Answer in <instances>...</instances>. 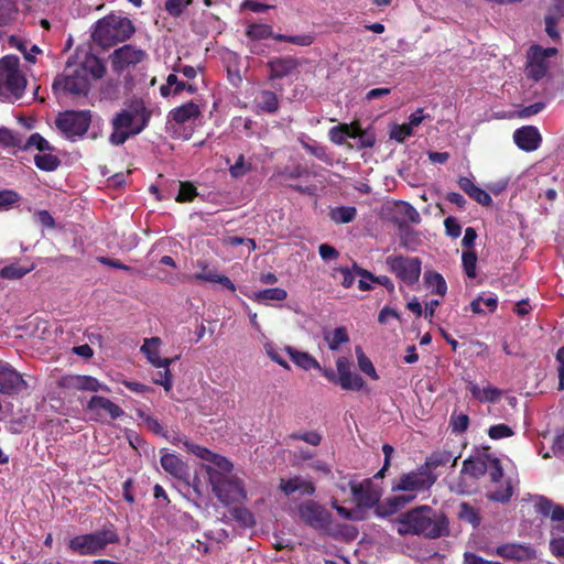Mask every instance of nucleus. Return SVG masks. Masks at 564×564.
I'll list each match as a JSON object with an SVG mask.
<instances>
[{"label": "nucleus", "mask_w": 564, "mask_h": 564, "mask_svg": "<svg viewBox=\"0 0 564 564\" xmlns=\"http://www.w3.org/2000/svg\"><path fill=\"white\" fill-rule=\"evenodd\" d=\"M180 443L191 453L204 460L202 469L207 475L208 484L218 501L225 506L241 502L247 498L245 482L232 474L234 464L226 457L209 449L180 438Z\"/></svg>", "instance_id": "obj_1"}, {"label": "nucleus", "mask_w": 564, "mask_h": 564, "mask_svg": "<svg viewBox=\"0 0 564 564\" xmlns=\"http://www.w3.org/2000/svg\"><path fill=\"white\" fill-rule=\"evenodd\" d=\"M105 72L101 61L93 55L86 56L82 63L68 59L63 75L54 80L53 88L73 95H86L90 82L101 78Z\"/></svg>", "instance_id": "obj_2"}, {"label": "nucleus", "mask_w": 564, "mask_h": 564, "mask_svg": "<svg viewBox=\"0 0 564 564\" xmlns=\"http://www.w3.org/2000/svg\"><path fill=\"white\" fill-rule=\"evenodd\" d=\"M397 530L401 535L415 534L436 539L448 533V522L444 514L435 512L429 506H421L402 513L397 520Z\"/></svg>", "instance_id": "obj_3"}, {"label": "nucleus", "mask_w": 564, "mask_h": 564, "mask_svg": "<svg viewBox=\"0 0 564 564\" xmlns=\"http://www.w3.org/2000/svg\"><path fill=\"white\" fill-rule=\"evenodd\" d=\"M151 112L141 100L130 102L111 120L112 133L109 142L113 145L123 144L130 137L137 135L148 126Z\"/></svg>", "instance_id": "obj_4"}, {"label": "nucleus", "mask_w": 564, "mask_h": 564, "mask_svg": "<svg viewBox=\"0 0 564 564\" xmlns=\"http://www.w3.org/2000/svg\"><path fill=\"white\" fill-rule=\"evenodd\" d=\"M133 32L134 28L128 18L111 14L96 23L93 39L100 46L109 47L126 41Z\"/></svg>", "instance_id": "obj_5"}, {"label": "nucleus", "mask_w": 564, "mask_h": 564, "mask_svg": "<svg viewBox=\"0 0 564 564\" xmlns=\"http://www.w3.org/2000/svg\"><path fill=\"white\" fill-rule=\"evenodd\" d=\"M26 87V78L20 68V59L7 55L0 59V96L20 98Z\"/></svg>", "instance_id": "obj_6"}, {"label": "nucleus", "mask_w": 564, "mask_h": 564, "mask_svg": "<svg viewBox=\"0 0 564 564\" xmlns=\"http://www.w3.org/2000/svg\"><path fill=\"white\" fill-rule=\"evenodd\" d=\"M463 473H466L475 478H479L488 474L490 481L497 484L502 478V466L500 460L482 449L465 459L463 463Z\"/></svg>", "instance_id": "obj_7"}, {"label": "nucleus", "mask_w": 564, "mask_h": 564, "mask_svg": "<svg viewBox=\"0 0 564 564\" xmlns=\"http://www.w3.org/2000/svg\"><path fill=\"white\" fill-rule=\"evenodd\" d=\"M296 513L299 520L305 525L328 534L332 533L333 516L319 502L305 500L297 505Z\"/></svg>", "instance_id": "obj_8"}, {"label": "nucleus", "mask_w": 564, "mask_h": 564, "mask_svg": "<svg viewBox=\"0 0 564 564\" xmlns=\"http://www.w3.org/2000/svg\"><path fill=\"white\" fill-rule=\"evenodd\" d=\"M117 541V533L111 529H106L91 534L73 538L69 541V549L80 555H90L105 549L108 544L116 543Z\"/></svg>", "instance_id": "obj_9"}, {"label": "nucleus", "mask_w": 564, "mask_h": 564, "mask_svg": "<svg viewBox=\"0 0 564 564\" xmlns=\"http://www.w3.org/2000/svg\"><path fill=\"white\" fill-rule=\"evenodd\" d=\"M91 122V116L88 110L74 111L68 110L59 113L56 118V127L59 132L67 139L83 137Z\"/></svg>", "instance_id": "obj_10"}, {"label": "nucleus", "mask_w": 564, "mask_h": 564, "mask_svg": "<svg viewBox=\"0 0 564 564\" xmlns=\"http://www.w3.org/2000/svg\"><path fill=\"white\" fill-rule=\"evenodd\" d=\"M386 264L402 283L406 285L415 284L421 275L422 262L416 257L389 256Z\"/></svg>", "instance_id": "obj_11"}, {"label": "nucleus", "mask_w": 564, "mask_h": 564, "mask_svg": "<svg viewBox=\"0 0 564 564\" xmlns=\"http://www.w3.org/2000/svg\"><path fill=\"white\" fill-rule=\"evenodd\" d=\"M436 480V476L424 467L403 474L392 486V491H406L415 494L429 489Z\"/></svg>", "instance_id": "obj_12"}, {"label": "nucleus", "mask_w": 564, "mask_h": 564, "mask_svg": "<svg viewBox=\"0 0 564 564\" xmlns=\"http://www.w3.org/2000/svg\"><path fill=\"white\" fill-rule=\"evenodd\" d=\"M557 50L554 47L543 48L534 45L530 47L527 55V75L529 78L538 82L542 79L550 67L549 58L555 56Z\"/></svg>", "instance_id": "obj_13"}, {"label": "nucleus", "mask_w": 564, "mask_h": 564, "mask_svg": "<svg viewBox=\"0 0 564 564\" xmlns=\"http://www.w3.org/2000/svg\"><path fill=\"white\" fill-rule=\"evenodd\" d=\"M86 410L96 421H104L107 417L116 420L124 414V411L119 405L100 395H93L87 402Z\"/></svg>", "instance_id": "obj_14"}, {"label": "nucleus", "mask_w": 564, "mask_h": 564, "mask_svg": "<svg viewBox=\"0 0 564 564\" xmlns=\"http://www.w3.org/2000/svg\"><path fill=\"white\" fill-rule=\"evenodd\" d=\"M145 51L126 44L117 48L111 55V64L116 72H122L129 67L135 66L147 58Z\"/></svg>", "instance_id": "obj_15"}, {"label": "nucleus", "mask_w": 564, "mask_h": 564, "mask_svg": "<svg viewBox=\"0 0 564 564\" xmlns=\"http://www.w3.org/2000/svg\"><path fill=\"white\" fill-rule=\"evenodd\" d=\"M59 386L69 391H110V389L107 386L100 383L96 378L90 376H64L59 380Z\"/></svg>", "instance_id": "obj_16"}, {"label": "nucleus", "mask_w": 564, "mask_h": 564, "mask_svg": "<svg viewBox=\"0 0 564 564\" xmlns=\"http://www.w3.org/2000/svg\"><path fill=\"white\" fill-rule=\"evenodd\" d=\"M195 268L199 271L192 276L194 281L219 283L231 292L236 291V285L230 281V279L219 273L216 269L210 268L206 260H197Z\"/></svg>", "instance_id": "obj_17"}, {"label": "nucleus", "mask_w": 564, "mask_h": 564, "mask_svg": "<svg viewBox=\"0 0 564 564\" xmlns=\"http://www.w3.org/2000/svg\"><path fill=\"white\" fill-rule=\"evenodd\" d=\"M338 384L345 390L359 391L364 387L362 378L350 370V362L346 357L336 360Z\"/></svg>", "instance_id": "obj_18"}, {"label": "nucleus", "mask_w": 564, "mask_h": 564, "mask_svg": "<svg viewBox=\"0 0 564 564\" xmlns=\"http://www.w3.org/2000/svg\"><path fill=\"white\" fill-rule=\"evenodd\" d=\"M488 555L500 556L506 560L524 561L532 557V550L518 543H505L497 547H488L486 550Z\"/></svg>", "instance_id": "obj_19"}, {"label": "nucleus", "mask_w": 564, "mask_h": 564, "mask_svg": "<svg viewBox=\"0 0 564 564\" xmlns=\"http://www.w3.org/2000/svg\"><path fill=\"white\" fill-rule=\"evenodd\" d=\"M26 388L22 376L9 365H0V392L18 393Z\"/></svg>", "instance_id": "obj_20"}, {"label": "nucleus", "mask_w": 564, "mask_h": 564, "mask_svg": "<svg viewBox=\"0 0 564 564\" xmlns=\"http://www.w3.org/2000/svg\"><path fill=\"white\" fill-rule=\"evenodd\" d=\"M541 134L535 127L527 126L517 129L513 133L514 143L523 151L531 152L536 150L541 143Z\"/></svg>", "instance_id": "obj_21"}, {"label": "nucleus", "mask_w": 564, "mask_h": 564, "mask_svg": "<svg viewBox=\"0 0 564 564\" xmlns=\"http://www.w3.org/2000/svg\"><path fill=\"white\" fill-rule=\"evenodd\" d=\"M514 487L516 481L510 477H505L502 474V478L499 482L494 484L490 481V485L487 488L486 497L489 500L506 503L512 497Z\"/></svg>", "instance_id": "obj_22"}, {"label": "nucleus", "mask_w": 564, "mask_h": 564, "mask_svg": "<svg viewBox=\"0 0 564 564\" xmlns=\"http://www.w3.org/2000/svg\"><path fill=\"white\" fill-rule=\"evenodd\" d=\"M267 65L269 68V79L275 80L291 75L297 68L299 62L291 56L274 57Z\"/></svg>", "instance_id": "obj_23"}, {"label": "nucleus", "mask_w": 564, "mask_h": 564, "mask_svg": "<svg viewBox=\"0 0 564 564\" xmlns=\"http://www.w3.org/2000/svg\"><path fill=\"white\" fill-rule=\"evenodd\" d=\"M162 340L159 337H151L144 339L140 350L145 355L148 361L154 367H166L173 364L171 358L160 357V346Z\"/></svg>", "instance_id": "obj_24"}, {"label": "nucleus", "mask_w": 564, "mask_h": 564, "mask_svg": "<svg viewBox=\"0 0 564 564\" xmlns=\"http://www.w3.org/2000/svg\"><path fill=\"white\" fill-rule=\"evenodd\" d=\"M279 488L286 496H290L296 491H300L302 495L306 496H311L315 492V486L313 482L300 476H295L289 479H281Z\"/></svg>", "instance_id": "obj_25"}, {"label": "nucleus", "mask_w": 564, "mask_h": 564, "mask_svg": "<svg viewBox=\"0 0 564 564\" xmlns=\"http://www.w3.org/2000/svg\"><path fill=\"white\" fill-rule=\"evenodd\" d=\"M171 116L177 124L194 123L200 117V109L189 101L172 110Z\"/></svg>", "instance_id": "obj_26"}, {"label": "nucleus", "mask_w": 564, "mask_h": 564, "mask_svg": "<svg viewBox=\"0 0 564 564\" xmlns=\"http://www.w3.org/2000/svg\"><path fill=\"white\" fill-rule=\"evenodd\" d=\"M458 185L470 198L475 199L482 206H489L491 204L492 199L490 195L486 191L476 186L470 178L460 177L458 180Z\"/></svg>", "instance_id": "obj_27"}, {"label": "nucleus", "mask_w": 564, "mask_h": 564, "mask_svg": "<svg viewBox=\"0 0 564 564\" xmlns=\"http://www.w3.org/2000/svg\"><path fill=\"white\" fill-rule=\"evenodd\" d=\"M161 465L166 473L178 479H183L187 475L186 464L174 454L162 455Z\"/></svg>", "instance_id": "obj_28"}, {"label": "nucleus", "mask_w": 564, "mask_h": 564, "mask_svg": "<svg viewBox=\"0 0 564 564\" xmlns=\"http://www.w3.org/2000/svg\"><path fill=\"white\" fill-rule=\"evenodd\" d=\"M288 355L292 359V361L300 368L304 370L310 369H321L319 362L312 357L308 352L296 350L295 348L289 346L285 348Z\"/></svg>", "instance_id": "obj_29"}, {"label": "nucleus", "mask_w": 564, "mask_h": 564, "mask_svg": "<svg viewBox=\"0 0 564 564\" xmlns=\"http://www.w3.org/2000/svg\"><path fill=\"white\" fill-rule=\"evenodd\" d=\"M20 18L15 0H0V26L11 25Z\"/></svg>", "instance_id": "obj_30"}, {"label": "nucleus", "mask_w": 564, "mask_h": 564, "mask_svg": "<svg viewBox=\"0 0 564 564\" xmlns=\"http://www.w3.org/2000/svg\"><path fill=\"white\" fill-rule=\"evenodd\" d=\"M358 134L357 123H340L329 130V139L335 144H344L347 138H356Z\"/></svg>", "instance_id": "obj_31"}, {"label": "nucleus", "mask_w": 564, "mask_h": 564, "mask_svg": "<svg viewBox=\"0 0 564 564\" xmlns=\"http://www.w3.org/2000/svg\"><path fill=\"white\" fill-rule=\"evenodd\" d=\"M184 89H187L191 94L195 91V88L192 85H187L180 80L176 74H170L166 78V83L161 86L160 93L163 97H167L170 95L178 94Z\"/></svg>", "instance_id": "obj_32"}, {"label": "nucleus", "mask_w": 564, "mask_h": 564, "mask_svg": "<svg viewBox=\"0 0 564 564\" xmlns=\"http://www.w3.org/2000/svg\"><path fill=\"white\" fill-rule=\"evenodd\" d=\"M497 305V296L480 294L470 303V310L475 314H485L486 312H494Z\"/></svg>", "instance_id": "obj_33"}, {"label": "nucleus", "mask_w": 564, "mask_h": 564, "mask_svg": "<svg viewBox=\"0 0 564 564\" xmlns=\"http://www.w3.org/2000/svg\"><path fill=\"white\" fill-rule=\"evenodd\" d=\"M286 296H288V293L284 289L272 288V289H265V290H262L259 292H254L252 295H250V299H252L259 303L268 304L273 301L281 302V301L285 300Z\"/></svg>", "instance_id": "obj_34"}, {"label": "nucleus", "mask_w": 564, "mask_h": 564, "mask_svg": "<svg viewBox=\"0 0 564 564\" xmlns=\"http://www.w3.org/2000/svg\"><path fill=\"white\" fill-rule=\"evenodd\" d=\"M424 281L432 293L444 296L447 292V284L442 274L434 271L424 273Z\"/></svg>", "instance_id": "obj_35"}, {"label": "nucleus", "mask_w": 564, "mask_h": 564, "mask_svg": "<svg viewBox=\"0 0 564 564\" xmlns=\"http://www.w3.org/2000/svg\"><path fill=\"white\" fill-rule=\"evenodd\" d=\"M401 495H395L392 497H389L384 500V503L382 507H388L389 513H394L399 509L405 507L406 505L411 503L415 497L416 494L406 492Z\"/></svg>", "instance_id": "obj_36"}, {"label": "nucleus", "mask_w": 564, "mask_h": 564, "mask_svg": "<svg viewBox=\"0 0 564 564\" xmlns=\"http://www.w3.org/2000/svg\"><path fill=\"white\" fill-rule=\"evenodd\" d=\"M401 495H395L392 497H389L384 500V503L382 507H388L389 513H394L399 509L405 507L406 505L411 503L415 497L416 494L406 492Z\"/></svg>", "instance_id": "obj_37"}, {"label": "nucleus", "mask_w": 564, "mask_h": 564, "mask_svg": "<svg viewBox=\"0 0 564 564\" xmlns=\"http://www.w3.org/2000/svg\"><path fill=\"white\" fill-rule=\"evenodd\" d=\"M324 339L330 350H337L341 344L349 341V336L345 327H337L333 332H326Z\"/></svg>", "instance_id": "obj_38"}, {"label": "nucleus", "mask_w": 564, "mask_h": 564, "mask_svg": "<svg viewBox=\"0 0 564 564\" xmlns=\"http://www.w3.org/2000/svg\"><path fill=\"white\" fill-rule=\"evenodd\" d=\"M457 457H453L451 452L441 451L435 452L431 456L427 457L424 468L427 470H432L437 468L438 466H443L453 462V465L456 464Z\"/></svg>", "instance_id": "obj_39"}, {"label": "nucleus", "mask_w": 564, "mask_h": 564, "mask_svg": "<svg viewBox=\"0 0 564 564\" xmlns=\"http://www.w3.org/2000/svg\"><path fill=\"white\" fill-rule=\"evenodd\" d=\"M258 107L267 112H274L279 107L278 97L270 90H262L257 97Z\"/></svg>", "instance_id": "obj_40"}, {"label": "nucleus", "mask_w": 564, "mask_h": 564, "mask_svg": "<svg viewBox=\"0 0 564 564\" xmlns=\"http://www.w3.org/2000/svg\"><path fill=\"white\" fill-rule=\"evenodd\" d=\"M252 170V163L243 154H239L235 163L229 166V174L232 178H241Z\"/></svg>", "instance_id": "obj_41"}, {"label": "nucleus", "mask_w": 564, "mask_h": 564, "mask_svg": "<svg viewBox=\"0 0 564 564\" xmlns=\"http://www.w3.org/2000/svg\"><path fill=\"white\" fill-rule=\"evenodd\" d=\"M246 35L252 41L269 39L272 36V28L264 23L249 24L246 30Z\"/></svg>", "instance_id": "obj_42"}, {"label": "nucleus", "mask_w": 564, "mask_h": 564, "mask_svg": "<svg viewBox=\"0 0 564 564\" xmlns=\"http://www.w3.org/2000/svg\"><path fill=\"white\" fill-rule=\"evenodd\" d=\"M356 214L355 207H337L330 212V218L337 224H347L354 220Z\"/></svg>", "instance_id": "obj_43"}, {"label": "nucleus", "mask_w": 564, "mask_h": 564, "mask_svg": "<svg viewBox=\"0 0 564 564\" xmlns=\"http://www.w3.org/2000/svg\"><path fill=\"white\" fill-rule=\"evenodd\" d=\"M32 270V267L24 268L19 265L18 263H12L9 265L3 267L0 270V276L8 280H17L24 276L26 273H29Z\"/></svg>", "instance_id": "obj_44"}, {"label": "nucleus", "mask_w": 564, "mask_h": 564, "mask_svg": "<svg viewBox=\"0 0 564 564\" xmlns=\"http://www.w3.org/2000/svg\"><path fill=\"white\" fill-rule=\"evenodd\" d=\"M340 276V284L344 288H350L355 283L357 273L355 272V264L351 268H337L333 272V278L337 279Z\"/></svg>", "instance_id": "obj_45"}, {"label": "nucleus", "mask_w": 564, "mask_h": 564, "mask_svg": "<svg viewBox=\"0 0 564 564\" xmlns=\"http://www.w3.org/2000/svg\"><path fill=\"white\" fill-rule=\"evenodd\" d=\"M356 355H357L359 369L362 372H365L367 376H369L371 379L377 380L378 379L377 371H376L371 360L364 354V351L360 347L356 348Z\"/></svg>", "instance_id": "obj_46"}, {"label": "nucleus", "mask_w": 564, "mask_h": 564, "mask_svg": "<svg viewBox=\"0 0 564 564\" xmlns=\"http://www.w3.org/2000/svg\"><path fill=\"white\" fill-rule=\"evenodd\" d=\"M35 165L43 171H54L59 165V160L52 154H37L34 158Z\"/></svg>", "instance_id": "obj_47"}, {"label": "nucleus", "mask_w": 564, "mask_h": 564, "mask_svg": "<svg viewBox=\"0 0 564 564\" xmlns=\"http://www.w3.org/2000/svg\"><path fill=\"white\" fill-rule=\"evenodd\" d=\"M11 46L17 47L19 51H21L29 62L35 61V54H39L41 50L36 45H32L30 50H28V43L23 42L22 40L12 36L10 39Z\"/></svg>", "instance_id": "obj_48"}, {"label": "nucleus", "mask_w": 564, "mask_h": 564, "mask_svg": "<svg viewBox=\"0 0 564 564\" xmlns=\"http://www.w3.org/2000/svg\"><path fill=\"white\" fill-rule=\"evenodd\" d=\"M24 150H30L32 148L37 149L39 151H51L52 148L47 140H45L41 134L33 133L29 137L28 141L24 145H21Z\"/></svg>", "instance_id": "obj_49"}, {"label": "nucleus", "mask_w": 564, "mask_h": 564, "mask_svg": "<svg viewBox=\"0 0 564 564\" xmlns=\"http://www.w3.org/2000/svg\"><path fill=\"white\" fill-rule=\"evenodd\" d=\"M464 271L468 278L476 276L477 256L474 251H465L462 256Z\"/></svg>", "instance_id": "obj_50"}, {"label": "nucleus", "mask_w": 564, "mask_h": 564, "mask_svg": "<svg viewBox=\"0 0 564 564\" xmlns=\"http://www.w3.org/2000/svg\"><path fill=\"white\" fill-rule=\"evenodd\" d=\"M290 440H300L312 446H317L321 444L322 436L319 433L315 431L311 432H296L289 436Z\"/></svg>", "instance_id": "obj_51"}, {"label": "nucleus", "mask_w": 564, "mask_h": 564, "mask_svg": "<svg viewBox=\"0 0 564 564\" xmlns=\"http://www.w3.org/2000/svg\"><path fill=\"white\" fill-rule=\"evenodd\" d=\"M302 147L308 151L311 154L316 156L317 159L322 160L323 162H329L330 159L327 154L326 148L317 144V143H310L306 141L301 140Z\"/></svg>", "instance_id": "obj_52"}, {"label": "nucleus", "mask_w": 564, "mask_h": 564, "mask_svg": "<svg viewBox=\"0 0 564 564\" xmlns=\"http://www.w3.org/2000/svg\"><path fill=\"white\" fill-rule=\"evenodd\" d=\"M413 129L408 123L394 124L390 131V138L403 142L408 137L412 135Z\"/></svg>", "instance_id": "obj_53"}, {"label": "nucleus", "mask_w": 564, "mask_h": 564, "mask_svg": "<svg viewBox=\"0 0 564 564\" xmlns=\"http://www.w3.org/2000/svg\"><path fill=\"white\" fill-rule=\"evenodd\" d=\"M161 368L163 369V371H158V373L153 378V381H154V383L162 386L165 391H170L173 386L170 366L161 367Z\"/></svg>", "instance_id": "obj_54"}, {"label": "nucleus", "mask_w": 564, "mask_h": 564, "mask_svg": "<svg viewBox=\"0 0 564 564\" xmlns=\"http://www.w3.org/2000/svg\"><path fill=\"white\" fill-rule=\"evenodd\" d=\"M355 272L357 273V276H360V280L358 282V288L361 291H368L371 289V283L375 282V275L370 273L369 271L359 268L355 263Z\"/></svg>", "instance_id": "obj_55"}, {"label": "nucleus", "mask_w": 564, "mask_h": 564, "mask_svg": "<svg viewBox=\"0 0 564 564\" xmlns=\"http://www.w3.org/2000/svg\"><path fill=\"white\" fill-rule=\"evenodd\" d=\"M20 196L11 189L0 191V210H7L19 200Z\"/></svg>", "instance_id": "obj_56"}, {"label": "nucleus", "mask_w": 564, "mask_h": 564, "mask_svg": "<svg viewBox=\"0 0 564 564\" xmlns=\"http://www.w3.org/2000/svg\"><path fill=\"white\" fill-rule=\"evenodd\" d=\"M197 195L196 187L189 183H181L176 197L177 202H191Z\"/></svg>", "instance_id": "obj_57"}, {"label": "nucleus", "mask_w": 564, "mask_h": 564, "mask_svg": "<svg viewBox=\"0 0 564 564\" xmlns=\"http://www.w3.org/2000/svg\"><path fill=\"white\" fill-rule=\"evenodd\" d=\"M364 490L365 489H364L362 485H360V486L352 485L351 486V491L359 503L369 506V505L375 503L378 500V496L376 494L364 496Z\"/></svg>", "instance_id": "obj_58"}, {"label": "nucleus", "mask_w": 564, "mask_h": 564, "mask_svg": "<svg viewBox=\"0 0 564 564\" xmlns=\"http://www.w3.org/2000/svg\"><path fill=\"white\" fill-rule=\"evenodd\" d=\"M232 516L245 527H252L256 523L253 514L246 508H236L232 511Z\"/></svg>", "instance_id": "obj_59"}, {"label": "nucleus", "mask_w": 564, "mask_h": 564, "mask_svg": "<svg viewBox=\"0 0 564 564\" xmlns=\"http://www.w3.org/2000/svg\"><path fill=\"white\" fill-rule=\"evenodd\" d=\"M0 144L4 147H21L19 138L7 128H0Z\"/></svg>", "instance_id": "obj_60"}, {"label": "nucleus", "mask_w": 564, "mask_h": 564, "mask_svg": "<svg viewBox=\"0 0 564 564\" xmlns=\"http://www.w3.org/2000/svg\"><path fill=\"white\" fill-rule=\"evenodd\" d=\"M513 434L512 430L506 424H497L489 429L488 435L492 440H500L503 437H509Z\"/></svg>", "instance_id": "obj_61"}, {"label": "nucleus", "mask_w": 564, "mask_h": 564, "mask_svg": "<svg viewBox=\"0 0 564 564\" xmlns=\"http://www.w3.org/2000/svg\"><path fill=\"white\" fill-rule=\"evenodd\" d=\"M264 349L272 361L276 362L286 370L290 369V365L285 361V359H283V357L280 355V352L276 350L273 344L267 343L264 345Z\"/></svg>", "instance_id": "obj_62"}, {"label": "nucleus", "mask_w": 564, "mask_h": 564, "mask_svg": "<svg viewBox=\"0 0 564 564\" xmlns=\"http://www.w3.org/2000/svg\"><path fill=\"white\" fill-rule=\"evenodd\" d=\"M138 415L139 417L142 420V423L149 429L151 430L152 432L159 434L162 432V426L161 424L159 423V421L156 419H154L153 416L142 412V411H139L138 412Z\"/></svg>", "instance_id": "obj_63"}, {"label": "nucleus", "mask_w": 564, "mask_h": 564, "mask_svg": "<svg viewBox=\"0 0 564 564\" xmlns=\"http://www.w3.org/2000/svg\"><path fill=\"white\" fill-rule=\"evenodd\" d=\"M545 17H553L555 21L560 22L564 17V0H551V7Z\"/></svg>", "instance_id": "obj_64"}]
</instances>
